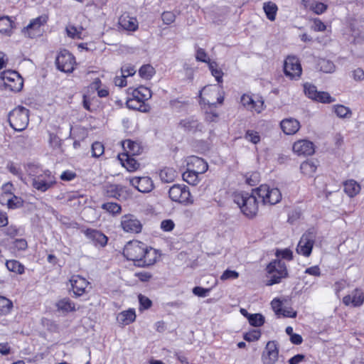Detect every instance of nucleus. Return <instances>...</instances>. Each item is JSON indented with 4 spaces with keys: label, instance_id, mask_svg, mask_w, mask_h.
<instances>
[{
    "label": "nucleus",
    "instance_id": "e2e57ef3",
    "mask_svg": "<svg viewBox=\"0 0 364 364\" xmlns=\"http://www.w3.org/2000/svg\"><path fill=\"white\" fill-rule=\"evenodd\" d=\"M210 291V289H205L200 287H196L193 289V293L199 297H205Z\"/></svg>",
    "mask_w": 364,
    "mask_h": 364
},
{
    "label": "nucleus",
    "instance_id": "423d86ee",
    "mask_svg": "<svg viewBox=\"0 0 364 364\" xmlns=\"http://www.w3.org/2000/svg\"><path fill=\"white\" fill-rule=\"evenodd\" d=\"M0 80L5 89L12 92H19L23 86L21 76L16 71H4L0 75Z\"/></svg>",
    "mask_w": 364,
    "mask_h": 364
},
{
    "label": "nucleus",
    "instance_id": "a878e982",
    "mask_svg": "<svg viewBox=\"0 0 364 364\" xmlns=\"http://www.w3.org/2000/svg\"><path fill=\"white\" fill-rule=\"evenodd\" d=\"M122 145L124 149L127 151V154L129 156L139 155L141 152V147L139 144L130 139L124 141Z\"/></svg>",
    "mask_w": 364,
    "mask_h": 364
},
{
    "label": "nucleus",
    "instance_id": "4be33fe9",
    "mask_svg": "<svg viewBox=\"0 0 364 364\" xmlns=\"http://www.w3.org/2000/svg\"><path fill=\"white\" fill-rule=\"evenodd\" d=\"M119 25L126 31H134L138 28L137 20L127 14H123L119 18Z\"/></svg>",
    "mask_w": 364,
    "mask_h": 364
},
{
    "label": "nucleus",
    "instance_id": "5fc2aeb1",
    "mask_svg": "<svg viewBox=\"0 0 364 364\" xmlns=\"http://www.w3.org/2000/svg\"><path fill=\"white\" fill-rule=\"evenodd\" d=\"M275 255L277 257H281L282 259L287 260H291L293 258V253L291 250L288 248L284 250H277Z\"/></svg>",
    "mask_w": 364,
    "mask_h": 364
},
{
    "label": "nucleus",
    "instance_id": "3c124183",
    "mask_svg": "<svg viewBox=\"0 0 364 364\" xmlns=\"http://www.w3.org/2000/svg\"><path fill=\"white\" fill-rule=\"evenodd\" d=\"M261 336V332L259 330H253L244 335V339L247 341L252 342L257 341Z\"/></svg>",
    "mask_w": 364,
    "mask_h": 364
},
{
    "label": "nucleus",
    "instance_id": "6e6d98bb",
    "mask_svg": "<svg viewBox=\"0 0 364 364\" xmlns=\"http://www.w3.org/2000/svg\"><path fill=\"white\" fill-rule=\"evenodd\" d=\"M239 277V273L235 270L226 269L220 276V279L223 281L228 279H235Z\"/></svg>",
    "mask_w": 364,
    "mask_h": 364
},
{
    "label": "nucleus",
    "instance_id": "ea45409f",
    "mask_svg": "<svg viewBox=\"0 0 364 364\" xmlns=\"http://www.w3.org/2000/svg\"><path fill=\"white\" fill-rule=\"evenodd\" d=\"M248 321L251 326L259 327L264 323V317L260 314H250Z\"/></svg>",
    "mask_w": 364,
    "mask_h": 364
},
{
    "label": "nucleus",
    "instance_id": "bb28decb",
    "mask_svg": "<svg viewBox=\"0 0 364 364\" xmlns=\"http://www.w3.org/2000/svg\"><path fill=\"white\" fill-rule=\"evenodd\" d=\"M56 307L58 311L66 313L75 311V304L68 298L59 300L56 303Z\"/></svg>",
    "mask_w": 364,
    "mask_h": 364
},
{
    "label": "nucleus",
    "instance_id": "72a5a7b5",
    "mask_svg": "<svg viewBox=\"0 0 364 364\" xmlns=\"http://www.w3.org/2000/svg\"><path fill=\"white\" fill-rule=\"evenodd\" d=\"M321 71L326 73H331L335 71L336 67L333 63L329 60L320 59L318 63Z\"/></svg>",
    "mask_w": 364,
    "mask_h": 364
},
{
    "label": "nucleus",
    "instance_id": "774afa93",
    "mask_svg": "<svg viewBox=\"0 0 364 364\" xmlns=\"http://www.w3.org/2000/svg\"><path fill=\"white\" fill-rule=\"evenodd\" d=\"M76 176V174L70 171H65L62 173L60 175V179L63 181H70L75 178Z\"/></svg>",
    "mask_w": 364,
    "mask_h": 364
},
{
    "label": "nucleus",
    "instance_id": "ddd939ff",
    "mask_svg": "<svg viewBox=\"0 0 364 364\" xmlns=\"http://www.w3.org/2000/svg\"><path fill=\"white\" fill-rule=\"evenodd\" d=\"M279 349L275 341H269L262 355L264 364H274L278 360Z\"/></svg>",
    "mask_w": 364,
    "mask_h": 364
},
{
    "label": "nucleus",
    "instance_id": "f704fd0d",
    "mask_svg": "<svg viewBox=\"0 0 364 364\" xmlns=\"http://www.w3.org/2000/svg\"><path fill=\"white\" fill-rule=\"evenodd\" d=\"M333 110L336 114L340 118H349L352 114L350 108L342 105H334Z\"/></svg>",
    "mask_w": 364,
    "mask_h": 364
},
{
    "label": "nucleus",
    "instance_id": "338daca9",
    "mask_svg": "<svg viewBox=\"0 0 364 364\" xmlns=\"http://www.w3.org/2000/svg\"><path fill=\"white\" fill-rule=\"evenodd\" d=\"M49 144L53 148H57L60 146V138L53 133H49Z\"/></svg>",
    "mask_w": 364,
    "mask_h": 364
},
{
    "label": "nucleus",
    "instance_id": "e433bc0d",
    "mask_svg": "<svg viewBox=\"0 0 364 364\" xmlns=\"http://www.w3.org/2000/svg\"><path fill=\"white\" fill-rule=\"evenodd\" d=\"M13 28V22L8 16L0 17V33H9Z\"/></svg>",
    "mask_w": 364,
    "mask_h": 364
},
{
    "label": "nucleus",
    "instance_id": "864d4df0",
    "mask_svg": "<svg viewBox=\"0 0 364 364\" xmlns=\"http://www.w3.org/2000/svg\"><path fill=\"white\" fill-rule=\"evenodd\" d=\"M196 58L198 61L207 63L208 64L209 63H212L208 57L205 50L200 48H198L196 50Z\"/></svg>",
    "mask_w": 364,
    "mask_h": 364
},
{
    "label": "nucleus",
    "instance_id": "2f4dec72",
    "mask_svg": "<svg viewBox=\"0 0 364 364\" xmlns=\"http://www.w3.org/2000/svg\"><path fill=\"white\" fill-rule=\"evenodd\" d=\"M123 157H126L125 159L121 158L120 160L122 161V165L129 171H134L139 167V164L129 154L124 155Z\"/></svg>",
    "mask_w": 364,
    "mask_h": 364
},
{
    "label": "nucleus",
    "instance_id": "1a4fd4ad",
    "mask_svg": "<svg viewBox=\"0 0 364 364\" xmlns=\"http://www.w3.org/2000/svg\"><path fill=\"white\" fill-rule=\"evenodd\" d=\"M284 73L291 80H298L302 73V68L299 58L289 55L284 62Z\"/></svg>",
    "mask_w": 364,
    "mask_h": 364
},
{
    "label": "nucleus",
    "instance_id": "dca6fc26",
    "mask_svg": "<svg viewBox=\"0 0 364 364\" xmlns=\"http://www.w3.org/2000/svg\"><path fill=\"white\" fill-rule=\"evenodd\" d=\"M73 293L76 296H80L86 293L89 282L79 275H74L70 279Z\"/></svg>",
    "mask_w": 364,
    "mask_h": 364
},
{
    "label": "nucleus",
    "instance_id": "a19ab883",
    "mask_svg": "<svg viewBox=\"0 0 364 364\" xmlns=\"http://www.w3.org/2000/svg\"><path fill=\"white\" fill-rule=\"evenodd\" d=\"M208 66L212 75L215 77V80L218 82H222L223 73L220 69L218 68L217 63L215 62L209 63Z\"/></svg>",
    "mask_w": 364,
    "mask_h": 364
},
{
    "label": "nucleus",
    "instance_id": "49530a36",
    "mask_svg": "<svg viewBox=\"0 0 364 364\" xmlns=\"http://www.w3.org/2000/svg\"><path fill=\"white\" fill-rule=\"evenodd\" d=\"M315 101L322 103H331L334 102L335 99L326 92H318Z\"/></svg>",
    "mask_w": 364,
    "mask_h": 364
},
{
    "label": "nucleus",
    "instance_id": "69168bd1",
    "mask_svg": "<svg viewBox=\"0 0 364 364\" xmlns=\"http://www.w3.org/2000/svg\"><path fill=\"white\" fill-rule=\"evenodd\" d=\"M259 178V173L257 172H254L251 173L250 176L247 177L246 182L248 185L254 186L258 183Z\"/></svg>",
    "mask_w": 364,
    "mask_h": 364
},
{
    "label": "nucleus",
    "instance_id": "8fccbe9b",
    "mask_svg": "<svg viewBox=\"0 0 364 364\" xmlns=\"http://www.w3.org/2000/svg\"><path fill=\"white\" fill-rule=\"evenodd\" d=\"M245 137L247 140L255 144H257L260 141V136L259 134L253 130H247Z\"/></svg>",
    "mask_w": 364,
    "mask_h": 364
},
{
    "label": "nucleus",
    "instance_id": "20e7f679",
    "mask_svg": "<svg viewBox=\"0 0 364 364\" xmlns=\"http://www.w3.org/2000/svg\"><path fill=\"white\" fill-rule=\"evenodd\" d=\"M9 122L14 130H24L29 122V110L22 106L14 108L9 114Z\"/></svg>",
    "mask_w": 364,
    "mask_h": 364
},
{
    "label": "nucleus",
    "instance_id": "c756f323",
    "mask_svg": "<svg viewBox=\"0 0 364 364\" xmlns=\"http://www.w3.org/2000/svg\"><path fill=\"white\" fill-rule=\"evenodd\" d=\"M199 173H196L194 171L191 170V168L188 167L185 171L182 176L183 179L188 183L196 186L199 183Z\"/></svg>",
    "mask_w": 364,
    "mask_h": 364
},
{
    "label": "nucleus",
    "instance_id": "0e129e2a",
    "mask_svg": "<svg viewBox=\"0 0 364 364\" xmlns=\"http://www.w3.org/2000/svg\"><path fill=\"white\" fill-rule=\"evenodd\" d=\"M174 223L172 220H164L161 223V228L164 231L169 232L174 228Z\"/></svg>",
    "mask_w": 364,
    "mask_h": 364
},
{
    "label": "nucleus",
    "instance_id": "052dcab7",
    "mask_svg": "<svg viewBox=\"0 0 364 364\" xmlns=\"http://www.w3.org/2000/svg\"><path fill=\"white\" fill-rule=\"evenodd\" d=\"M271 305L275 314L280 316V313H282L283 309L282 302L279 299H274L272 301Z\"/></svg>",
    "mask_w": 364,
    "mask_h": 364
},
{
    "label": "nucleus",
    "instance_id": "c9c22d12",
    "mask_svg": "<svg viewBox=\"0 0 364 364\" xmlns=\"http://www.w3.org/2000/svg\"><path fill=\"white\" fill-rule=\"evenodd\" d=\"M7 269L13 272L21 274L24 272V266L17 260H9L6 262Z\"/></svg>",
    "mask_w": 364,
    "mask_h": 364
},
{
    "label": "nucleus",
    "instance_id": "bf43d9fd",
    "mask_svg": "<svg viewBox=\"0 0 364 364\" xmlns=\"http://www.w3.org/2000/svg\"><path fill=\"white\" fill-rule=\"evenodd\" d=\"M121 72L122 75H125L127 77L129 76L134 75L136 73V70L134 66L130 64H127L121 68Z\"/></svg>",
    "mask_w": 364,
    "mask_h": 364
},
{
    "label": "nucleus",
    "instance_id": "9d476101",
    "mask_svg": "<svg viewBox=\"0 0 364 364\" xmlns=\"http://www.w3.org/2000/svg\"><path fill=\"white\" fill-rule=\"evenodd\" d=\"M57 68L64 73H71L74 70V56L67 50H61L55 59Z\"/></svg>",
    "mask_w": 364,
    "mask_h": 364
},
{
    "label": "nucleus",
    "instance_id": "f8f14e48",
    "mask_svg": "<svg viewBox=\"0 0 364 364\" xmlns=\"http://www.w3.org/2000/svg\"><path fill=\"white\" fill-rule=\"evenodd\" d=\"M121 227L126 232L139 233L141 231L142 223L135 215L127 214L122 217Z\"/></svg>",
    "mask_w": 364,
    "mask_h": 364
},
{
    "label": "nucleus",
    "instance_id": "5701e85b",
    "mask_svg": "<svg viewBox=\"0 0 364 364\" xmlns=\"http://www.w3.org/2000/svg\"><path fill=\"white\" fill-rule=\"evenodd\" d=\"M46 21H47V17L46 16H39V17L32 20L26 27L23 28V32L24 33V34L26 36H28V37L32 38L33 34H32L30 32V31L31 30L35 31V30L38 29L41 27V26L46 23Z\"/></svg>",
    "mask_w": 364,
    "mask_h": 364
},
{
    "label": "nucleus",
    "instance_id": "f3484780",
    "mask_svg": "<svg viewBox=\"0 0 364 364\" xmlns=\"http://www.w3.org/2000/svg\"><path fill=\"white\" fill-rule=\"evenodd\" d=\"M130 183L141 193H149L153 188L154 184L149 177H135L130 179Z\"/></svg>",
    "mask_w": 364,
    "mask_h": 364
},
{
    "label": "nucleus",
    "instance_id": "aec40b11",
    "mask_svg": "<svg viewBox=\"0 0 364 364\" xmlns=\"http://www.w3.org/2000/svg\"><path fill=\"white\" fill-rule=\"evenodd\" d=\"M128 94H131L132 97L144 104L145 101L148 100L151 97V90L144 86H139L137 88L129 87L128 89Z\"/></svg>",
    "mask_w": 364,
    "mask_h": 364
},
{
    "label": "nucleus",
    "instance_id": "de8ad7c7",
    "mask_svg": "<svg viewBox=\"0 0 364 364\" xmlns=\"http://www.w3.org/2000/svg\"><path fill=\"white\" fill-rule=\"evenodd\" d=\"M104 146L101 142L95 141L92 145V153L95 157H99L104 153Z\"/></svg>",
    "mask_w": 364,
    "mask_h": 364
},
{
    "label": "nucleus",
    "instance_id": "680f3d73",
    "mask_svg": "<svg viewBox=\"0 0 364 364\" xmlns=\"http://www.w3.org/2000/svg\"><path fill=\"white\" fill-rule=\"evenodd\" d=\"M139 301L140 306L144 309H148L151 306L152 302L146 296L139 294Z\"/></svg>",
    "mask_w": 364,
    "mask_h": 364
},
{
    "label": "nucleus",
    "instance_id": "2eb2a0df",
    "mask_svg": "<svg viewBox=\"0 0 364 364\" xmlns=\"http://www.w3.org/2000/svg\"><path fill=\"white\" fill-rule=\"evenodd\" d=\"M292 149L299 156H309L314 153V145L309 140L301 139L294 142Z\"/></svg>",
    "mask_w": 364,
    "mask_h": 364
},
{
    "label": "nucleus",
    "instance_id": "13d9d810",
    "mask_svg": "<svg viewBox=\"0 0 364 364\" xmlns=\"http://www.w3.org/2000/svg\"><path fill=\"white\" fill-rule=\"evenodd\" d=\"M161 18L165 24L169 25L175 21L176 16L171 11H165L161 14Z\"/></svg>",
    "mask_w": 364,
    "mask_h": 364
},
{
    "label": "nucleus",
    "instance_id": "37998d69",
    "mask_svg": "<svg viewBox=\"0 0 364 364\" xmlns=\"http://www.w3.org/2000/svg\"><path fill=\"white\" fill-rule=\"evenodd\" d=\"M66 33L68 36L72 38H80L81 33L82 31V28H77L72 25H68L66 28Z\"/></svg>",
    "mask_w": 364,
    "mask_h": 364
},
{
    "label": "nucleus",
    "instance_id": "0eeeda50",
    "mask_svg": "<svg viewBox=\"0 0 364 364\" xmlns=\"http://www.w3.org/2000/svg\"><path fill=\"white\" fill-rule=\"evenodd\" d=\"M267 270L269 274L267 285L279 283L281 279L288 274L285 263L280 259H275L270 262L267 267Z\"/></svg>",
    "mask_w": 364,
    "mask_h": 364
},
{
    "label": "nucleus",
    "instance_id": "412c9836",
    "mask_svg": "<svg viewBox=\"0 0 364 364\" xmlns=\"http://www.w3.org/2000/svg\"><path fill=\"white\" fill-rule=\"evenodd\" d=\"M282 131L288 135L294 134L300 129L299 122L294 118H287L280 123Z\"/></svg>",
    "mask_w": 364,
    "mask_h": 364
},
{
    "label": "nucleus",
    "instance_id": "f03ea898",
    "mask_svg": "<svg viewBox=\"0 0 364 364\" xmlns=\"http://www.w3.org/2000/svg\"><path fill=\"white\" fill-rule=\"evenodd\" d=\"M234 202L247 217L253 218L257 215L258 203L255 196L247 192L238 193L234 196Z\"/></svg>",
    "mask_w": 364,
    "mask_h": 364
},
{
    "label": "nucleus",
    "instance_id": "f257e3e1",
    "mask_svg": "<svg viewBox=\"0 0 364 364\" xmlns=\"http://www.w3.org/2000/svg\"><path fill=\"white\" fill-rule=\"evenodd\" d=\"M123 255L128 260L134 262L135 265L139 267L152 265L157 258L154 249L149 248L144 243L139 241L129 242L124 249Z\"/></svg>",
    "mask_w": 364,
    "mask_h": 364
},
{
    "label": "nucleus",
    "instance_id": "b1692460",
    "mask_svg": "<svg viewBox=\"0 0 364 364\" xmlns=\"http://www.w3.org/2000/svg\"><path fill=\"white\" fill-rule=\"evenodd\" d=\"M343 186L345 193L350 198L358 194L361 189L360 184L353 179L345 181Z\"/></svg>",
    "mask_w": 364,
    "mask_h": 364
},
{
    "label": "nucleus",
    "instance_id": "a18cd8bd",
    "mask_svg": "<svg viewBox=\"0 0 364 364\" xmlns=\"http://www.w3.org/2000/svg\"><path fill=\"white\" fill-rule=\"evenodd\" d=\"M305 95L310 99L315 100L318 91L316 87L311 84L306 83L304 85Z\"/></svg>",
    "mask_w": 364,
    "mask_h": 364
},
{
    "label": "nucleus",
    "instance_id": "79ce46f5",
    "mask_svg": "<svg viewBox=\"0 0 364 364\" xmlns=\"http://www.w3.org/2000/svg\"><path fill=\"white\" fill-rule=\"evenodd\" d=\"M154 73V68L150 65H144L139 70V75L145 79L151 78Z\"/></svg>",
    "mask_w": 364,
    "mask_h": 364
},
{
    "label": "nucleus",
    "instance_id": "393cba45",
    "mask_svg": "<svg viewBox=\"0 0 364 364\" xmlns=\"http://www.w3.org/2000/svg\"><path fill=\"white\" fill-rule=\"evenodd\" d=\"M136 318L135 311L132 309L124 311L117 316V321L122 325L126 326L134 321Z\"/></svg>",
    "mask_w": 364,
    "mask_h": 364
},
{
    "label": "nucleus",
    "instance_id": "4d7b16f0",
    "mask_svg": "<svg viewBox=\"0 0 364 364\" xmlns=\"http://www.w3.org/2000/svg\"><path fill=\"white\" fill-rule=\"evenodd\" d=\"M311 8L316 14H321L327 9V5L321 2H314L311 4Z\"/></svg>",
    "mask_w": 364,
    "mask_h": 364
},
{
    "label": "nucleus",
    "instance_id": "7c9ffc66",
    "mask_svg": "<svg viewBox=\"0 0 364 364\" xmlns=\"http://www.w3.org/2000/svg\"><path fill=\"white\" fill-rule=\"evenodd\" d=\"M179 126L185 131L195 132L198 129L199 123L193 118H188L181 120L179 123Z\"/></svg>",
    "mask_w": 364,
    "mask_h": 364
},
{
    "label": "nucleus",
    "instance_id": "a211bd4d",
    "mask_svg": "<svg viewBox=\"0 0 364 364\" xmlns=\"http://www.w3.org/2000/svg\"><path fill=\"white\" fill-rule=\"evenodd\" d=\"M84 233L95 246L105 247L107 243V237L99 230L88 228Z\"/></svg>",
    "mask_w": 364,
    "mask_h": 364
},
{
    "label": "nucleus",
    "instance_id": "58836bf2",
    "mask_svg": "<svg viewBox=\"0 0 364 364\" xmlns=\"http://www.w3.org/2000/svg\"><path fill=\"white\" fill-rule=\"evenodd\" d=\"M353 306H360L364 302V293L362 290L355 289L352 293Z\"/></svg>",
    "mask_w": 364,
    "mask_h": 364
},
{
    "label": "nucleus",
    "instance_id": "c85d7f7f",
    "mask_svg": "<svg viewBox=\"0 0 364 364\" xmlns=\"http://www.w3.org/2000/svg\"><path fill=\"white\" fill-rule=\"evenodd\" d=\"M317 165L311 160L304 161L300 165V170L301 173L307 176H311L316 171Z\"/></svg>",
    "mask_w": 364,
    "mask_h": 364
},
{
    "label": "nucleus",
    "instance_id": "09e8293b",
    "mask_svg": "<svg viewBox=\"0 0 364 364\" xmlns=\"http://www.w3.org/2000/svg\"><path fill=\"white\" fill-rule=\"evenodd\" d=\"M127 106L128 108L132 109L141 110V107L144 106V103L138 102V100L134 97L129 98L127 100Z\"/></svg>",
    "mask_w": 364,
    "mask_h": 364
},
{
    "label": "nucleus",
    "instance_id": "473e14b6",
    "mask_svg": "<svg viewBox=\"0 0 364 364\" xmlns=\"http://www.w3.org/2000/svg\"><path fill=\"white\" fill-rule=\"evenodd\" d=\"M263 9L269 20L274 21L275 19L277 6L272 1L264 3L263 5Z\"/></svg>",
    "mask_w": 364,
    "mask_h": 364
},
{
    "label": "nucleus",
    "instance_id": "cd10ccee",
    "mask_svg": "<svg viewBox=\"0 0 364 364\" xmlns=\"http://www.w3.org/2000/svg\"><path fill=\"white\" fill-rule=\"evenodd\" d=\"M177 173L176 171L173 168H164L161 169L159 172V177L161 180L164 183H171L173 182Z\"/></svg>",
    "mask_w": 364,
    "mask_h": 364
},
{
    "label": "nucleus",
    "instance_id": "4c0bfd02",
    "mask_svg": "<svg viewBox=\"0 0 364 364\" xmlns=\"http://www.w3.org/2000/svg\"><path fill=\"white\" fill-rule=\"evenodd\" d=\"M13 307L11 301L9 299L0 296V314L6 315L8 314Z\"/></svg>",
    "mask_w": 364,
    "mask_h": 364
},
{
    "label": "nucleus",
    "instance_id": "4468645a",
    "mask_svg": "<svg viewBox=\"0 0 364 364\" xmlns=\"http://www.w3.org/2000/svg\"><path fill=\"white\" fill-rule=\"evenodd\" d=\"M104 192L106 196L118 200L126 199L129 194L124 187L117 184H106L104 186Z\"/></svg>",
    "mask_w": 364,
    "mask_h": 364
},
{
    "label": "nucleus",
    "instance_id": "7ed1b4c3",
    "mask_svg": "<svg viewBox=\"0 0 364 364\" xmlns=\"http://www.w3.org/2000/svg\"><path fill=\"white\" fill-rule=\"evenodd\" d=\"M35 166H29V175L32 176L33 187L41 192H46L47 190L53 187L55 183L54 177L51 175L48 170L45 171L43 173L36 175Z\"/></svg>",
    "mask_w": 364,
    "mask_h": 364
},
{
    "label": "nucleus",
    "instance_id": "6e6552de",
    "mask_svg": "<svg viewBox=\"0 0 364 364\" xmlns=\"http://www.w3.org/2000/svg\"><path fill=\"white\" fill-rule=\"evenodd\" d=\"M256 192L264 204L274 205L282 199V194L278 188H269L266 184L261 185L256 189Z\"/></svg>",
    "mask_w": 364,
    "mask_h": 364
},
{
    "label": "nucleus",
    "instance_id": "603ef678",
    "mask_svg": "<svg viewBox=\"0 0 364 364\" xmlns=\"http://www.w3.org/2000/svg\"><path fill=\"white\" fill-rule=\"evenodd\" d=\"M254 100L250 95L245 94L241 97L240 102L247 109L252 110Z\"/></svg>",
    "mask_w": 364,
    "mask_h": 364
},
{
    "label": "nucleus",
    "instance_id": "9b49d317",
    "mask_svg": "<svg viewBox=\"0 0 364 364\" xmlns=\"http://www.w3.org/2000/svg\"><path fill=\"white\" fill-rule=\"evenodd\" d=\"M315 242V235L312 232H305L301 237L296 247V252L305 257H309Z\"/></svg>",
    "mask_w": 364,
    "mask_h": 364
},
{
    "label": "nucleus",
    "instance_id": "6ab92c4d",
    "mask_svg": "<svg viewBox=\"0 0 364 364\" xmlns=\"http://www.w3.org/2000/svg\"><path fill=\"white\" fill-rule=\"evenodd\" d=\"M188 166L199 174L204 173L208 168V165L204 159L195 156L188 158Z\"/></svg>",
    "mask_w": 364,
    "mask_h": 364
},
{
    "label": "nucleus",
    "instance_id": "39448f33",
    "mask_svg": "<svg viewBox=\"0 0 364 364\" xmlns=\"http://www.w3.org/2000/svg\"><path fill=\"white\" fill-rule=\"evenodd\" d=\"M168 195L171 200L185 205L193 203L189 188L186 185L174 184L170 188Z\"/></svg>",
    "mask_w": 364,
    "mask_h": 364
},
{
    "label": "nucleus",
    "instance_id": "c03bdc74",
    "mask_svg": "<svg viewBox=\"0 0 364 364\" xmlns=\"http://www.w3.org/2000/svg\"><path fill=\"white\" fill-rule=\"evenodd\" d=\"M102 208L112 214H117L121 212V206L116 203H106L102 204Z\"/></svg>",
    "mask_w": 364,
    "mask_h": 364
}]
</instances>
